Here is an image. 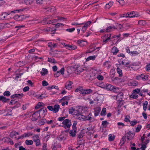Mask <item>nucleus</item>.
<instances>
[{
	"mask_svg": "<svg viewBox=\"0 0 150 150\" xmlns=\"http://www.w3.org/2000/svg\"><path fill=\"white\" fill-rule=\"evenodd\" d=\"M116 26L117 27V28H118L119 30H121L123 28L122 25L118 23L116 24Z\"/></svg>",
	"mask_w": 150,
	"mask_h": 150,
	"instance_id": "c03bdc74",
	"label": "nucleus"
},
{
	"mask_svg": "<svg viewBox=\"0 0 150 150\" xmlns=\"http://www.w3.org/2000/svg\"><path fill=\"white\" fill-rule=\"evenodd\" d=\"M112 30V28L110 26L108 27L106 30V31L108 32H111Z\"/></svg>",
	"mask_w": 150,
	"mask_h": 150,
	"instance_id": "49530a36",
	"label": "nucleus"
},
{
	"mask_svg": "<svg viewBox=\"0 0 150 150\" xmlns=\"http://www.w3.org/2000/svg\"><path fill=\"white\" fill-rule=\"evenodd\" d=\"M45 94H42L39 96H38L37 98L38 99H42L45 98Z\"/></svg>",
	"mask_w": 150,
	"mask_h": 150,
	"instance_id": "79ce46f5",
	"label": "nucleus"
},
{
	"mask_svg": "<svg viewBox=\"0 0 150 150\" xmlns=\"http://www.w3.org/2000/svg\"><path fill=\"white\" fill-rule=\"evenodd\" d=\"M73 84V82L71 81H68L66 82L65 87V88L68 90H70L72 88V85Z\"/></svg>",
	"mask_w": 150,
	"mask_h": 150,
	"instance_id": "9b49d317",
	"label": "nucleus"
},
{
	"mask_svg": "<svg viewBox=\"0 0 150 150\" xmlns=\"http://www.w3.org/2000/svg\"><path fill=\"white\" fill-rule=\"evenodd\" d=\"M25 143L27 145H30L33 144V142L32 140H26L25 141Z\"/></svg>",
	"mask_w": 150,
	"mask_h": 150,
	"instance_id": "c9c22d12",
	"label": "nucleus"
},
{
	"mask_svg": "<svg viewBox=\"0 0 150 150\" xmlns=\"http://www.w3.org/2000/svg\"><path fill=\"white\" fill-rule=\"evenodd\" d=\"M33 135V134L30 133H27L24 134L18 139H23L24 137H28Z\"/></svg>",
	"mask_w": 150,
	"mask_h": 150,
	"instance_id": "ddd939ff",
	"label": "nucleus"
},
{
	"mask_svg": "<svg viewBox=\"0 0 150 150\" xmlns=\"http://www.w3.org/2000/svg\"><path fill=\"white\" fill-rule=\"evenodd\" d=\"M43 103L41 102H39L37 105V106L35 107V108L36 109L39 108L42 105Z\"/></svg>",
	"mask_w": 150,
	"mask_h": 150,
	"instance_id": "a18cd8bd",
	"label": "nucleus"
},
{
	"mask_svg": "<svg viewBox=\"0 0 150 150\" xmlns=\"http://www.w3.org/2000/svg\"><path fill=\"white\" fill-rule=\"evenodd\" d=\"M125 137H123L120 141V144H121V146H122V145L124 144L125 142Z\"/></svg>",
	"mask_w": 150,
	"mask_h": 150,
	"instance_id": "09e8293b",
	"label": "nucleus"
},
{
	"mask_svg": "<svg viewBox=\"0 0 150 150\" xmlns=\"http://www.w3.org/2000/svg\"><path fill=\"white\" fill-rule=\"evenodd\" d=\"M101 110V108L100 107H98L95 109L94 115L95 116H98Z\"/></svg>",
	"mask_w": 150,
	"mask_h": 150,
	"instance_id": "6ab92c4d",
	"label": "nucleus"
},
{
	"mask_svg": "<svg viewBox=\"0 0 150 150\" xmlns=\"http://www.w3.org/2000/svg\"><path fill=\"white\" fill-rule=\"evenodd\" d=\"M60 73H59V71H58L56 73H55L54 74V76L55 77H57L60 76Z\"/></svg>",
	"mask_w": 150,
	"mask_h": 150,
	"instance_id": "0e129e2a",
	"label": "nucleus"
},
{
	"mask_svg": "<svg viewBox=\"0 0 150 150\" xmlns=\"http://www.w3.org/2000/svg\"><path fill=\"white\" fill-rule=\"evenodd\" d=\"M82 90V88L81 87H79L78 88L76 89L75 90V92H77L79 91V92L80 93H81V91Z\"/></svg>",
	"mask_w": 150,
	"mask_h": 150,
	"instance_id": "052dcab7",
	"label": "nucleus"
},
{
	"mask_svg": "<svg viewBox=\"0 0 150 150\" xmlns=\"http://www.w3.org/2000/svg\"><path fill=\"white\" fill-rule=\"evenodd\" d=\"M15 23L14 22H11L9 23H6L5 24V26L8 28H10L11 27L13 26L14 25Z\"/></svg>",
	"mask_w": 150,
	"mask_h": 150,
	"instance_id": "b1692460",
	"label": "nucleus"
},
{
	"mask_svg": "<svg viewBox=\"0 0 150 150\" xmlns=\"http://www.w3.org/2000/svg\"><path fill=\"white\" fill-rule=\"evenodd\" d=\"M45 0H36V3L39 4H43V1Z\"/></svg>",
	"mask_w": 150,
	"mask_h": 150,
	"instance_id": "5fc2aeb1",
	"label": "nucleus"
},
{
	"mask_svg": "<svg viewBox=\"0 0 150 150\" xmlns=\"http://www.w3.org/2000/svg\"><path fill=\"white\" fill-rule=\"evenodd\" d=\"M84 118L85 119H83L84 120H91L92 118L91 117L88 116H84Z\"/></svg>",
	"mask_w": 150,
	"mask_h": 150,
	"instance_id": "e2e57ef3",
	"label": "nucleus"
},
{
	"mask_svg": "<svg viewBox=\"0 0 150 150\" xmlns=\"http://www.w3.org/2000/svg\"><path fill=\"white\" fill-rule=\"evenodd\" d=\"M77 129H72L69 132V134L70 136L74 137L75 136Z\"/></svg>",
	"mask_w": 150,
	"mask_h": 150,
	"instance_id": "4be33fe9",
	"label": "nucleus"
},
{
	"mask_svg": "<svg viewBox=\"0 0 150 150\" xmlns=\"http://www.w3.org/2000/svg\"><path fill=\"white\" fill-rule=\"evenodd\" d=\"M15 95L16 96V97L21 98L23 96V93L18 94H15Z\"/></svg>",
	"mask_w": 150,
	"mask_h": 150,
	"instance_id": "13d9d810",
	"label": "nucleus"
},
{
	"mask_svg": "<svg viewBox=\"0 0 150 150\" xmlns=\"http://www.w3.org/2000/svg\"><path fill=\"white\" fill-rule=\"evenodd\" d=\"M137 123V122L136 120H134L133 121H132L130 122V123L132 126H134Z\"/></svg>",
	"mask_w": 150,
	"mask_h": 150,
	"instance_id": "338daca9",
	"label": "nucleus"
},
{
	"mask_svg": "<svg viewBox=\"0 0 150 150\" xmlns=\"http://www.w3.org/2000/svg\"><path fill=\"white\" fill-rule=\"evenodd\" d=\"M69 113L72 115H77L79 114V111L73 107L70 108L69 110Z\"/></svg>",
	"mask_w": 150,
	"mask_h": 150,
	"instance_id": "39448f33",
	"label": "nucleus"
},
{
	"mask_svg": "<svg viewBox=\"0 0 150 150\" xmlns=\"http://www.w3.org/2000/svg\"><path fill=\"white\" fill-rule=\"evenodd\" d=\"M92 91L90 89H85L82 88V90L81 91V93L83 95L87 94H89L92 93Z\"/></svg>",
	"mask_w": 150,
	"mask_h": 150,
	"instance_id": "9d476101",
	"label": "nucleus"
},
{
	"mask_svg": "<svg viewBox=\"0 0 150 150\" xmlns=\"http://www.w3.org/2000/svg\"><path fill=\"white\" fill-rule=\"evenodd\" d=\"M118 2L119 4L122 6L124 4L125 1L124 0H116Z\"/></svg>",
	"mask_w": 150,
	"mask_h": 150,
	"instance_id": "bf43d9fd",
	"label": "nucleus"
},
{
	"mask_svg": "<svg viewBox=\"0 0 150 150\" xmlns=\"http://www.w3.org/2000/svg\"><path fill=\"white\" fill-rule=\"evenodd\" d=\"M44 9L47 10V11L50 12H53L56 10V8L54 6H51L50 7H46Z\"/></svg>",
	"mask_w": 150,
	"mask_h": 150,
	"instance_id": "4468645a",
	"label": "nucleus"
},
{
	"mask_svg": "<svg viewBox=\"0 0 150 150\" xmlns=\"http://www.w3.org/2000/svg\"><path fill=\"white\" fill-rule=\"evenodd\" d=\"M136 78L137 79H142L144 81H147L148 79V76L144 74L137 76Z\"/></svg>",
	"mask_w": 150,
	"mask_h": 150,
	"instance_id": "423d86ee",
	"label": "nucleus"
},
{
	"mask_svg": "<svg viewBox=\"0 0 150 150\" xmlns=\"http://www.w3.org/2000/svg\"><path fill=\"white\" fill-rule=\"evenodd\" d=\"M91 21H88L86 23L84 26L87 28L88 26L91 24Z\"/></svg>",
	"mask_w": 150,
	"mask_h": 150,
	"instance_id": "680f3d73",
	"label": "nucleus"
},
{
	"mask_svg": "<svg viewBox=\"0 0 150 150\" xmlns=\"http://www.w3.org/2000/svg\"><path fill=\"white\" fill-rule=\"evenodd\" d=\"M96 58V56L95 55L90 56L87 58L86 59V61H88L90 60H93L95 59Z\"/></svg>",
	"mask_w": 150,
	"mask_h": 150,
	"instance_id": "c756f323",
	"label": "nucleus"
},
{
	"mask_svg": "<svg viewBox=\"0 0 150 150\" xmlns=\"http://www.w3.org/2000/svg\"><path fill=\"white\" fill-rule=\"evenodd\" d=\"M118 52L117 49L115 47H113L111 50V52L114 54H115Z\"/></svg>",
	"mask_w": 150,
	"mask_h": 150,
	"instance_id": "a878e982",
	"label": "nucleus"
},
{
	"mask_svg": "<svg viewBox=\"0 0 150 150\" xmlns=\"http://www.w3.org/2000/svg\"><path fill=\"white\" fill-rule=\"evenodd\" d=\"M113 2L112 1H110L108 4L105 5V8H110L113 5Z\"/></svg>",
	"mask_w": 150,
	"mask_h": 150,
	"instance_id": "5701e85b",
	"label": "nucleus"
},
{
	"mask_svg": "<svg viewBox=\"0 0 150 150\" xmlns=\"http://www.w3.org/2000/svg\"><path fill=\"white\" fill-rule=\"evenodd\" d=\"M134 136V134L131 132H129L126 134L127 139L129 140L132 139Z\"/></svg>",
	"mask_w": 150,
	"mask_h": 150,
	"instance_id": "0eeeda50",
	"label": "nucleus"
},
{
	"mask_svg": "<svg viewBox=\"0 0 150 150\" xmlns=\"http://www.w3.org/2000/svg\"><path fill=\"white\" fill-rule=\"evenodd\" d=\"M119 126V128H122L125 126L124 124L122 122H118L117 124Z\"/></svg>",
	"mask_w": 150,
	"mask_h": 150,
	"instance_id": "4d7b16f0",
	"label": "nucleus"
},
{
	"mask_svg": "<svg viewBox=\"0 0 150 150\" xmlns=\"http://www.w3.org/2000/svg\"><path fill=\"white\" fill-rule=\"evenodd\" d=\"M38 112H36L33 115L32 120L33 121L37 120L39 117V116H40Z\"/></svg>",
	"mask_w": 150,
	"mask_h": 150,
	"instance_id": "dca6fc26",
	"label": "nucleus"
},
{
	"mask_svg": "<svg viewBox=\"0 0 150 150\" xmlns=\"http://www.w3.org/2000/svg\"><path fill=\"white\" fill-rule=\"evenodd\" d=\"M146 147V145L145 144H142V147L141 148V149L142 150H145Z\"/></svg>",
	"mask_w": 150,
	"mask_h": 150,
	"instance_id": "774afa93",
	"label": "nucleus"
},
{
	"mask_svg": "<svg viewBox=\"0 0 150 150\" xmlns=\"http://www.w3.org/2000/svg\"><path fill=\"white\" fill-rule=\"evenodd\" d=\"M18 132L15 131H13L11 132L10 133V135L11 138H16V137H15L16 135H18Z\"/></svg>",
	"mask_w": 150,
	"mask_h": 150,
	"instance_id": "412c9836",
	"label": "nucleus"
},
{
	"mask_svg": "<svg viewBox=\"0 0 150 150\" xmlns=\"http://www.w3.org/2000/svg\"><path fill=\"white\" fill-rule=\"evenodd\" d=\"M7 14L6 13H3L1 16L0 17V18L1 19H4L5 17L7 16Z\"/></svg>",
	"mask_w": 150,
	"mask_h": 150,
	"instance_id": "864d4df0",
	"label": "nucleus"
},
{
	"mask_svg": "<svg viewBox=\"0 0 150 150\" xmlns=\"http://www.w3.org/2000/svg\"><path fill=\"white\" fill-rule=\"evenodd\" d=\"M84 69L82 68H77L76 69L75 72L76 73L78 74L80 73L83 71Z\"/></svg>",
	"mask_w": 150,
	"mask_h": 150,
	"instance_id": "2f4dec72",
	"label": "nucleus"
},
{
	"mask_svg": "<svg viewBox=\"0 0 150 150\" xmlns=\"http://www.w3.org/2000/svg\"><path fill=\"white\" fill-rule=\"evenodd\" d=\"M148 105V102L147 101L143 103V107L144 110L145 111L146 110L147 105Z\"/></svg>",
	"mask_w": 150,
	"mask_h": 150,
	"instance_id": "ea45409f",
	"label": "nucleus"
},
{
	"mask_svg": "<svg viewBox=\"0 0 150 150\" xmlns=\"http://www.w3.org/2000/svg\"><path fill=\"white\" fill-rule=\"evenodd\" d=\"M138 95L134 92H133L130 96L131 98L134 99H136L138 98Z\"/></svg>",
	"mask_w": 150,
	"mask_h": 150,
	"instance_id": "58836bf2",
	"label": "nucleus"
},
{
	"mask_svg": "<svg viewBox=\"0 0 150 150\" xmlns=\"http://www.w3.org/2000/svg\"><path fill=\"white\" fill-rule=\"evenodd\" d=\"M117 73L119 74V76H121L122 73V71L119 68L117 67Z\"/></svg>",
	"mask_w": 150,
	"mask_h": 150,
	"instance_id": "72a5a7b5",
	"label": "nucleus"
},
{
	"mask_svg": "<svg viewBox=\"0 0 150 150\" xmlns=\"http://www.w3.org/2000/svg\"><path fill=\"white\" fill-rule=\"evenodd\" d=\"M111 35H105L103 38V41L105 43L107 42L110 39Z\"/></svg>",
	"mask_w": 150,
	"mask_h": 150,
	"instance_id": "f8f14e48",
	"label": "nucleus"
},
{
	"mask_svg": "<svg viewBox=\"0 0 150 150\" xmlns=\"http://www.w3.org/2000/svg\"><path fill=\"white\" fill-rule=\"evenodd\" d=\"M3 94L4 96H9L10 95V93L8 91H6L4 92Z\"/></svg>",
	"mask_w": 150,
	"mask_h": 150,
	"instance_id": "de8ad7c7",
	"label": "nucleus"
},
{
	"mask_svg": "<svg viewBox=\"0 0 150 150\" xmlns=\"http://www.w3.org/2000/svg\"><path fill=\"white\" fill-rule=\"evenodd\" d=\"M105 88L108 90L113 91L115 92H117L119 89V88L117 87H115L109 84H106Z\"/></svg>",
	"mask_w": 150,
	"mask_h": 150,
	"instance_id": "f257e3e1",
	"label": "nucleus"
},
{
	"mask_svg": "<svg viewBox=\"0 0 150 150\" xmlns=\"http://www.w3.org/2000/svg\"><path fill=\"white\" fill-rule=\"evenodd\" d=\"M46 120L45 119H43L40 120L39 122V125H41L44 124L46 122Z\"/></svg>",
	"mask_w": 150,
	"mask_h": 150,
	"instance_id": "4c0bfd02",
	"label": "nucleus"
},
{
	"mask_svg": "<svg viewBox=\"0 0 150 150\" xmlns=\"http://www.w3.org/2000/svg\"><path fill=\"white\" fill-rule=\"evenodd\" d=\"M48 61L51 63H55L56 62L55 61L53 58H49Z\"/></svg>",
	"mask_w": 150,
	"mask_h": 150,
	"instance_id": "603ef678",
	"label": "nucleus"
},
{
	"mask_svg": "<svg viewBox=\"0 0 150 150\" xmlns=\"http://www.w3.org/2000/svg\"><path fill=\"white\" fill-rule=\"evenodd\" d=\"M56 30L55 29H53L52 28H51V27H48L43 29V31L46 33H48L50 32H52L54 30L55 31Z\"/></svg>",
	"mask_w": 150,
	"mask_h": 150,
	"instance_id": "aec40b11",
	"label": "nucleus"
},
{
	"mask_svg": "<svg viewBox=\"0 0 150 150\" xmlns=\"http://www.w3.org/2000/svg\"><path fill=\"white\" fill-rule=\"evenodd\" d=\"M128 14L129 15V18L137 17L140 16L139 13L134 11L128 12Z\"/></svg>",
	"mask_w": 150,
	"mask_h": 150,
	"instance_id": "6e6552de",
	"label": "nucleus"
},
{
	"mask_svg": "<svg viewBox=\"0 0 150 150\" xmlns=\"http://www.w3.org/2000/svg\"><path fill=\"white\" fill-rule=\"evenodd\" d=\"M68 47L71 48L72 50H74L76 49L77 48V47L75 45L71 46L70 45H68Z\"/></svg>",
	"mask_w": 150,
	"mask_h": 150,
	"instance_id": "8fccbe9b",
	"label": "nucleus"
},
{
	"mask_svg": "<svg viewBox=\"0 0 150 150\" xmlns=\"http://www.w3.org/2000/svg\"><path fill=\"white\" fill-rule=\"evenodd\" d=\"M33 139L34 142L40 139V138L38 135H35L32 137Z\"/></svg>",
	"mask_w": 150,
	"mask_h": 150,
	"instance_id": "473e14b6",
	"label": "nucleus"
},
{
	"mask_svg": "<svg viewBox=\"0 0 150 150\" xmlns=\"http://www.w3.org/2000/svg\"><path fill=\"white\" fill-rule=\"evenodd\" d=\"M34 142L35 143V145L36 146H38L41 145L40 139Z\"/></svg>",
	"mask_w": 150,
	"mask_h": 150,
	"instance_id": "6e6d98bb",
	"label": "nucleus"
},
{
	"mask_svg": "<svg viewBox=\"0 0 150 150\" xmlns=\"http://www.w3.org/2000/svg\"><path fill=\"white\" fill-rule=\"evenodd\" d=\"M67 132L66 131L62 132L59 137V139L60 140L65 139L66 137Z\"/></svg>",
	"mask_w": 150,
	"mask_h": 150,
	"instance_id": "1a4fd4ad",
	"label": "nucleus"
},
{
	"mask_svg": "<svg viewBox=\"0 0 150 150\" xmlns=\"http://www.w3.org/2000/svg\"><path fill=\"white\" fill-rule=\"evenodd\" d=\"M61 145L57 143H55L52 146V150H56L57 148H60Z\"/></svg>",
	"mask_w": 150,
	"mask_h": 150,
	"instance_id": "2eb2a0df",
	"label": "nucleus"
},
{
	"mask_svg": "<svg viewBox=\"0 0 150 150\" xmlns=\"http://www.w3.org/2000/svg\"><path fill=\"white\" fill-rule=\"evenodd\" d=\"M138 84V83L137 82L132 81L129 83L128 84L129 86H137Z\"/></svg>",
	"mask_w": 150,
	"mask_h": 150,
	"instance_id": "e433bc0d",
	"label": "nucleus"
},
{
	"mask_svg": "<svg viewBox=\"0 0 150 150\" xmlns=\"http://www.w3.org/2000/svg\"><path fill=\"white\" fill-rule=\"evenodd\" d=\"M142 128V126L140 125H138L137 127L136 128V132H139L140 130Z\"/></svg>",
	"mask_w": 150,
	"mask_h": 150,
	"instance_id": "3c124183",
	"label": "nucleus"
},
{
	"mask_svg": "<svg viewBox=\"0 0 150 150\" xmlns=\"http://www.w3.org/2000/svg\"><path fill=\"white\" fill-rule=\"evenodd\" d=\"M129 117L128 116H127L125 117L124 121L127 122H130V120H129Z\"/></svg>",
	"mask_w": 150,
	"mask_h": 150,
	"instance_id": "69168bd1",
	"label": "nucleus"
},
{
	"mask_svg": "<svg viewBox=\"0 0 150 150\" xmlns=\"http://www.w3.org/2000/svg\"><path fill=\"white\" fill-rule=\"evenodd\" d=\"M0 100H2L3 102H6L8 100H9V99H7L6 98L4 97L3 96H0Z\"/></svg>",
	"mask_w": 150,
	"mask_h": 150,
	"instance_id": "7c9ffc66",
	"label": "nucleus"
},
{
	"mask_svg": "<svg viewBox=\"0 0 150 150\" xmlns=\"http://www.w3.org/2000/svg\"><path fill=\"white\" fill-rule=\"evenodd\" d=\"M33 2V0H24V2L26 5L31 4Z\"/></svg>",
	"mask_w": 150,
	"mask_h": 150,
	"instance_id": "cd10ccee",
	"label": "nucleus"
},
{
	"mask_svg": "<svg viewBox=\"0 0 150 150\" xmlns=\"http://www.w3.org/2000/svg\"><path fill=\"white\" fill-rule=\"evenodd\" d=\"M106 108H103V109L101 112L100 115H103V116L105 115H106L105 113L106 112Z\"/></svg>",
	"mask_w": 150,
	"mask_h": 150,
	"instance_id": "f704fd0d",
	"label": "nucleus"
},
{
	"mask_svg": "<svg viewBox=\"0 0 150 150\" xmlns=\"http://www.w3.org/2000/svg\"><path fill=\"white\" fill-rule=\"evenodd\" d=\"M47 112V110L46 109L42 110H40V113L42 114V115L45 116Z\"/></svg>",
	"mask_w": 150,
	"mask_h": 150,
	"instance_id": "37998d69",
	"label": "nucleus"
},
{
	"mask_svg": "<svg viewBox=\"0 0 150 150\" xmlns=\"http://www.w3.org/2000/svg\"><path fill=\"white\" fill-rule=\"evenodd\" d=\"M115 137L114 135L110 134L108 136V140L110 141H112L114 140Z\"/></svg>",
	"mask_w": 150,
	"mask_h": 150,
	"instance_id": "c85d7f7f",
	"label": "nucleus"
},
{
	"mask_svg": "<svg viewBox=\"0 0 150 150\" xmlns=\"http://www.w3.org/2000/svg\"><path fill=\"white\" fill-rule=\"evenodd\" d=\"M76 115L77 118L79 120H83V119H85L84 115H81L80 112H79V114Z\"/></svg>",
	"mask_w": 150,
	"mask_h": 150,
	"instance_id": "393cba45",
	"label": "nucleus"
},
{
	"mask_svg": "<svg viewBox=\"0 0 150 150\" xmlns=\"http://www.w3.org/2000/svg\"><path fill=\"white\" fill-rule=\"evenodd\" d=\"M101 71V70L100 69L95 70L93 71V72L96 74L95 75L96 76V78L100 80H102L104 78L103 76L99 74L100 73Z\"/></svg>",
	"mask_w": 150,
	"mask_h": 150,
	"instance_id": "7ed1b4c3",
	"label": "nucleus"
},
{
	"mask_svg": "<svg viewBox=\"0 0 150 150\" xmlns=\"http://www.w3.org/2000/svg\"><path fill=\"white\" fill-rule=\"evenodd\" d=\"M72 96H64L62 99H60L59 100V102H61L62 101H68L70 99V98Z\"/></svg>",
	"mask_w": 150,
	"mask_h": 150,
	"instance_id": "f3484780",
	"label": "nucleus"
},
{
	"mask_svg": "<svg viewBox=\"0 0 150 150\" xmlns=\"http://www.w3.org/2000/svg\"><path fill=\"white\" fill-rule=\"evenodd\" d=\"M59 106L57 104L55 105L53 107V112L56 113L59 111Z\"/></svg>",
	"mask_w": 150,
	"mask_h": 150,
	"instance_id": "a211bd4d",
	"label": "nucleus"
},
{
	"mask_svg": "<svg viewBox=\"0 0 150 150\" xmlns=\"http://www.w3.org/2000/svg\"><path fill=\"white\" fill-rule=\"evenodd\" d=\"M128 14V12L127 13H124L122 14L120 16V18L122 17H126V18H129V15Z\"/></svg>",
	"mask_w": 150,
	"mask_h": 150,
	"instance_id": "a19ab883",
	"label": "nucleus"
},
{
	"mask_svg": "<svg viewBox=\"0 0 150 150\" xmlns=\"http://www.w3.org/2000/svg\"><path fill=\"white\" fill-rule=\"evenodd\" d=\"M29 16L26 17L24 15H16L13 17V18L16 20L17 21H22L24 19H25L26 17H29Z\"/></svg>",
	"mask_w": 150,
	"mask_h": 150,
	"instance_id": "20e7f679",
	"label": "nucleus"
},
{
	"mask_svg": "<svg viewBox=\"0 0 150 150\" xmlns=\"http://www.w3.org/2000/svg\"><path fill=\"white\" fill-rule=\"evenodd\" d=\"M62 124L63 127L65 129L69 128L71 125V120L67 119L64 120Z\"/></svg>",
	"mask_w": 150,
	"mask_h": 150,
	"instance_id": "f03ea898",
	"label": "nucleus"
},
{
	"mask_svg": "<svg viewBox=\"0 0 150 150\" xmlns=\"http://www.w3.org/2000/svg\"><path fill=\"white\" fill-rule=\"evenodd\" d=\"M48 71L47 70L45 69H42V71L40 73L42 76H45L47 74Z\"/></svg>",
	"mask_w": 150,
	"mask_h": 150,
	"instance_id": "bb28decb",
	"label": "nucleus"
}]
</instances>
